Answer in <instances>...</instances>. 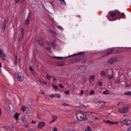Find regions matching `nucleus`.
Wrapping results in <instances>:
<instances>
[{
    "instance_id": "9b49d317",
    "label": "nucleus",
    "mask_w": 131,
    "mask_h": 131,
    "mask_svg": "<svg viewBox=\"0 0 131 131\" xmlns=\"http://www.w3.org/2000/svg\"><path fill=\"white\" fill-rule=\"evenodd\" d=\"M30 15L28 14L27 16L26 19L25 20V22L26 25H28L29 22V18Z\"/></svg>"
},
{
    "instance_id": "5701e85b",
    "label": "nucleus",
    "mask_w": 131,
    "mask_h": 131,
    "mask_svg": "<svg viewBox=\"0 0 131 131\" xmlns=\"http://www.w3.org/2000/svg\"><path fill=\"white\" fill-rule=\"evenodd\" d=\"M46 49L50 53H51L52 52L51 51V48L50 47H47L46 48Z\"/></svg>"
},
{
    "instance_id": "338daca9",
    "label": "nucleus",
    "mask_w": 131,
    "mask_h": 131,
    "mask_svg": "<svg viewBox=\"0 0 131 131\" xmlns=\"http://www.w3.org/2000/svg\"><path fill=\"white\" fill-rule=\"evenodd\" d=\"M95 119H98V118H97V117H96L95 118Z\"/></svg>"
},
{
    "instance_id": "6ab92c4d",
    "label": "nucleus",
    "mask_w": 131,
    "mask_h": 131,
    "mask_svg": "<svg viewBox=\"0 0 131 131\" xmlns=\"http://www.w3.org/2000/svg\"><path fill=\"white\" fill-rule=\"evenodd\" d=\"M55 94V98H59L60 97L61 95L59 93H56Z\"/></svg>"
},
{
    "instance_id": "a19ab883",
    "label": "nucleus",
    "mask_w": 131,
    "mask_h": 131,
    "mask_svg": "<svg viewBox=\"0 0 131 131\" xmlns=\"http://www.w3.org/2000/svg\"><path fill=\"white\" fill-rule=\"evenodd\" d=\"M39 93L41 94H44V92L42 90H41L40 91Z\"/></svg>"
},
{
    "instance_id": "473e14b6",
    "label": "nucleus",
    "mask_w": 131,
    "mask_h": 131,
    "mask_svg": "<svg viewBox=\"0 0 131 131\" xmlns=\"http://www.w3.org/2000/svg\"><path fill=\"white\" fill-rule=\"evenodd\" d=\"M17 56L16 55L15 56V61L14 62V63L15 64H16L17 63Z\"/></svg>"
},
{
    "instance_id": "4be33fe9",
    "label": "nucleus",
    "mask_w": 131,
    "mask_h": 131,
    "mask_svg": "<svg viewBox=\"0 0 131 131\" xmlns=\"http://www.w3.org/2000/svg\"><path fill=\"white\" fill-rule=\"evenodd\" d=\"M29 69L31 71V73L33 74H35V72L34 71V70L31 66H30L29 67Z\"/></svg>"
},
{
    "instance_id": "864d4df0",
    "label": "nucleus",
    "mask_w": 131,
    "mask_h": 131,
    "mask_svg": "<svg viewBox=\"0 0 131 131\" xmlns=\"http://www.w3.org/2000/svg\"><path fill=\"white\" fill-rule=\"evenodd\" d=\"M84 93V91H83L82 90V91H81V94H83Z\"/></svg>"
},
{
    "instance_id": "c03bdc74",
    "label": "nucleus",
    "mask_w": 131,
    "mask_h": 131,
    "mask_svg": "<svg viewBox=\"0 0 131 131\" xmlns=\"http://www.w3.org/2000/svg\"><path fill=\"white\" fill-rule=\"evenodd\" d=\"M70 93V91H65L64 92L66 94H68Z\"/></svg>"
},
{
    "instance_id": "393cba45",
    "label": "nucleus",
    "mask_w": 131,
    "mask_h": 131,
    "mask_svg": "<svg viewBox=\"0 0 131 131\" xmlns=\"http://www.w3.org/2000/svg\"><path fill=\"white\" fill-rule=\"evenodd\" d=\"M8 20V17H7L5 19V21H4L3 24L6 25V24L7 23Z\"/></svg>"
},
{
    "instance_id": "7ed1b4c3",
    "label": "nucleus",
    "mask_w": 131,
    "mask_h": 131,
    "mask_svg": "<svg viewBox=\"0 0 131 131\" xmlns=\"http://www.w3.org/2000/svg\"><path fill=\"white\" fill-rule=\"evenodd\" d=\"M128 108L126 106H124L118 108V111L122 113H125L128 112Z\"/></svg>"
},
{
    "instance_id": "0eeeda50",
    "label": "nucleus",
    "mask_w": 131,
    "mask_h": 131,
    "mask_svg": "<svg viewBox=\"0 0 131 131\" xmlns=\"http://www.w3.org/2000/svg\"><path fill=\"white\" fill-rule=\"evenodd\" d=\"M0 56L3 60H5L6 58V56L4 52L2 51L0 49Z\"/></svg>"
},
{
    "instance_id": "052dcab7",
    "label": "nucleus",
    "mask_w": 131,
    "mask_h": 131,
    "mask_svg": "<svg viewBox=\"0 0 131 131\" xmlns=\"http://www.w3.org/2000/svg\"><path fill=\"white\" fill-rule=\"evenodd\" d=\"M36 122L35 121H32V123H36Z\"/></svg>"
},
{
    "instance_id": "0e129e2a",
    "label": "nucleus",
    "mask_w": 131,
    "mask_h": 131,
    "mask_svg": "<svg viewBox=\"0 0 131 131\" xmlns=\"http://www.w3.org/2000/svg\"><path fill=\"white\" fill-rule=\"evenodd\" d=\"M53 80L54 81H56V79L55 78H54L53 79Z\"/></svg>"
},
{
    "instance_id": "ea45409f",
    "label": "nucleus",
    "mask_w": 131,
    "mask_h": 131,
    "mask_svg": "<svg viewBox=\"0 0 131 131\" xmlns=\"http://www.w3.org/2000/svg\"><path fill=\"white\" fill-rule=\"evenodd\" d=\"M98 84L100 86H101L102 85V82L100 81H99L98 83Z\"/></svg>"
},
{
    "instance_id": "f704fd0d",
    "label": "nucleus",
    "mask_w": 131,
    "mask_h": 131,
    "mask_svg": "<svg viewBox=\"0 0 131 131\" xmlns=\"http://www.w3.org/2000/svg\"><path fill=\"white\" fill-rule=\"evenodd\" d=\"M26 107L25 106H23L21 108V110L24 112L25 111L26 109Z\"/></svg>"
},
{
    "instance_id": "79ce46f5",
    "label": "nucleus",
    "mask_w": 131,
    "mask_h": 131,
    "mask_svg": "<svg viewBox=\"0 0 131 131\" xmlns=\"http://www.w3.org/2000/svg\"><path fill=\"white\" fill-rule=\"evenodd\" d=\"M126 131H131V126L128 127Z\"/></svg>"
},
{
    "instance_id": "13d9d810",
    "label": "nucleus",
    "mask_w": 131,
    "mask_h": 131,
    "mask_svg": "<svg viewBox=\"0 0 131 131\" xmlns=\"http://www.w3.org/2000/svg\"><path fill=\"white\" fill-rule=\"evenodd\" d=\"M129 86V84H126V86L127 87H128Z\"/></svg>"
},
{
    "instance_id": "9d476101",
    "label": "nucleus",
    "mask_w": 131,
    "mask_h": 131,
    "mask_svg": "<svg viewBox=\"0 0 131 131\" xmlns=\"http://www.w3.org/2000/svg\"><path fill=\"white\" fill-rule=\"evenodd\" d=\"M45 125V123L43 122H39L38 124V127L39 128H40Z\"/></svg>"
},
{
    "instance_id": "a18cd8bd",
    "label": "nucleus",
    "mask_w": 131,
    "mask_h": 131,
    "mask_svg": "<svg viewBox=\"0 0 131 131\" xmlns=\"http://www.w3.org/2000/svg\"><path fill=\"white\" fill-rule=\"evenodd\" d=\"M62 105L64 106H69V104H66V103H63L62 104Z\"/></svg>"
},
{
    "instance_id": "412c9836",
    "label": "nucleus",
    "mask_w": 131,
    "mask_h": 131,
    "mask_svg": "<svg viewBox=\"0 0 131 131\" xmlns=\"http://www.w3.org/2000/svg\"><path fill=\"white\" fill-rule=\"evenodd\" d=\"M113 75L112 74H110L108 75V79L109 80H111L113 78Z\"/></svg>"
},
{
    "instance_id": "ddd939ff",
    "label": "nucleus",
    "mask_w": 131,
    "mask_h": 131,
    "mask_svg": "<svg viewBox=\"0 0 131 131\" xmlns=\"http://www.w3.org/2000/svg\"><path fill=\"white\" fill-rule=\"evenodd\" d=\"M116 59L114 58H112L110 59L108 61V63L110 64H112L115 62Z\"/></svg>"
},
{
    "instance_id": "f257e3e1",
    "label": "nucleus",
    "mask_w": 131,
    "mask_h": 131,
    "mask_svg": "<svg viewBox=\"0 0 131 131\" xmlns=\"http://www.w3.org/2000/svg\"><path fill=\"white\" fill-rule=\"evenodd\" d=\"M76 117L78 121H85L87 119L86 115L83 113L78 112L76 113Z\"/></svg>"
},
{
    "instance_id": "e2e57ef3",
    "label": "nucleus",
    "mask_w": 131,
    "mask_h": 131,
    "mask_svg": "<svg viewBox=\"0 0 131 131\" xmlns=\"http://www.w3.org/2000/svg\"><path fill=\"white\" fill-rule=\"evenodd\" d=\"M2 67L1 63V62H0V67Z\"/></svg>"
},
{
    "instance_id": "1a4fd4ad",
    "label": "nucleus",
    "mask_w": 131,
    "mask_h": 131,
    "mask_svg": "<svg viewBox=\"0 0 131 131\" xmlns=\"http://www.w3.org/2000/svg\"><path fill=\"white\" fill-rule=\"evenodd\" d=\"M117 11H113L109 12L108 14H110L111 17H113L115 15L117 14Z\"/></svg>"
},
{
    "instance_id": "603ef678",
    "label": "nucleus",
    "mask_w": 131,
    "mask_h": 131,
    "mask_svg": "<svg viewBox=\"0 0 131 131\" xmlns=\"http://www.w3.org/2000/svg\"><path fill=\"white\" fill-rule=\"evenodd\" d=\"M23 36L24 35H20V38L21 39H22L23 37Z\"/></svg>"
},
{
    "instance_id": "f03ea898",
    "label": "nucleus",
    "mask_w": 131,
    "mask_h": 131,
    "mask_svg": "<svg viewBox=\"0 0 131 131\" xmlns=\"http://www.w3.org/2000/svg\"><path fill=\"white\" fill-rule=\"evenodd\" d=\"M119 122L122 126H129L131 125V121L129 119H125L123 120H121Z\"/></svg>"
},
{
    "instance_id": "58836bf2",
    "label": "nucleus",
    "mask_w": 131,
    "mask_h": 131,
    "mask_svg": "<svg viewBox=\"0 0 131 131\" xmlns=\"http://www.w3.org/2000/svg\"><path fill=\"white\" fill-rule=\"evenodd\" d=\"M94 93L93 90L91 91L89 93V94L90 95L94 94Z\"/></svg>"
},
{
    "instance_id": "cd10ccee",
    "label": "nucleus",
    "mask_w": 131,
    "mask_h": 131,
    "mask_svg": "<svg viewBox=\"0 0 131 131\" xmlns=\"http://www.w3.org/2000/svg\"><path fill=\"white\" fill-rule=\"evenodd\" d=\"M103 93L104 94H108L110 93V92L108 90H106L104 91Z\"/></svg>"
},
{
    "instance_id": "5fc2aeb1",
    "label": "nucleus",
    "mask_w": 131,
    "mask_h": 131,
    "mask_svg": "<svg viewBox=\"0 0 131 131\" xmlns=\"http://www.w3.org/2000/svg\"><path fill=\"white\" fill-rule=\"evenodd\" d=\"M29 131H35V130L34 129H30Z\"/></svg>"
},
{
    "instance_id": "49530a36",
    "label": "nucleus",
    "mask_w": 131,
    "mask_h": 131,
    "mask_svg": "<svg viewBox=\"0 0 131 131\" xmlns=\"http://www.w3.org/2000/svg\"><path fill=\"white\" fill-rule=\"evenodd\" d=\"M87 130L89 131H91V129L90 128V127L89 126L87 128Z\"/></svg>"
},
{
    "instance_id": "bf43d9fd",
    "label": "nucleus",
    "mask_w": 131,
    "mask_h": 131,
    "mask_svg": "<svg viewBox=\"0 0 131 131\" xmlns=\"http://www.w3.org/2000/svg\"><path fill=\"white\" fill-rule=\"evenodd\" d=\"M51 20H52V21H54V19L53 18H51Z\"/></svg>"
},
{
    "instance_id": "72a5a7b5",
    "label": "nucleus",
    "mask_w": 131,
    "mask_h": 131,
    "mask_svg": "<svg viewBox=\"0 0 131 131\" xmlns=\"http://www.w3.org/2000/svg\"><path fill=\"white\" fill-rule=\"evenodd\" d=\"M57 27L62 31L63 30V29L61 26H57Z\"/></svg>"
},
{
    "instance_id": "bb28decb",
    "label": "nucleus",
    "mask_w": 131,
    "mask_h": 131,
    "mask_svg": "<svg viewBox=\"0 0 131 131\" xmlns=\"http://www.w3.org/2000/svg\"><path fill=\"white\" fill-rule=\"evenodd\" d=\"M82 54V52H80L79 53H78L77 54H73V55H71V56H68V58L69 57H71L72 56H77V55H80V54Z\"/></svg>"
},
{
    "instance_id": "b1692460",
    "label": "nucleus",
    "mask_w": 131,
    "mask_h": 131,
    "mask_svg": "<svg viewBox=\"0 0 131 131\" xmlns=\"http://www.w3.org/2000/svg\"><path fill=\"white\" fill-rule=\"evenodd\" d=\"M61 4L63 5H65L66 3L64 0H59Z\"/></svg>"
},
{
    "instance_id": "2f4dec72",
    "label": "nucleus",
    "mask_w": 131,
    "mask_h": 131,
    "mask_svg": "<svg viewBox=\"0 0 131 131\" xmlns=\"http://www.w3.org/2000/svg\"><path fill=\"white\" fill-rule=\"evenodd\" d=\"M52 85L55 91H56L58 90V88L57 86L54 85L53 84H52Z\"/></svg>"
},
{
    "instance_id": "3c124183",
    "label": "nucleus",
    "mask_w": 131,
    "mask_h": 131,
    "mask_svg": "<svg viewBox=\"0 0 131 131\" xmlns=\"http://www.w3.org/2000/svg\"><path fill=\"white\" fill-rule=\"evenodd\" d=\"M89 113L91 114H96L94 112H89Z\"/></svg>"
},
{
    "instance_id": "a878e982",
    "label": "nucleus",
    "mask_w": 131,
    "mask_h": 131,
    "mask_svg": "<svg viewBox=\"0 0 131 131\" xmlns=\"http://www.w3.org/2000/svg\"><path fill=\"white\" fill-rule=\"evenodd\" d=\"M106 122L108 123H110V125H113L115 124V122L110 121L109 120L106 121Z\"/></svg>"
},
{
    "instance_id": "680f3d73",
    "label": "nucleus",
    "mask_w": 131,
    "mask_h": 131,
    "mask_svg": "<svg viewBox=\"0 0 131 131\" xmlns=\"http://www.w3.org/2000/svg\"><path fill=\"white\" fill-rule=\"evenodd\" d=\"M122 16H123L124 15V13H122Z\"/></svg>"
},
{
    "instance_id": "e433bc0d",
    "label": "nucleus",
    "mask_w": 131,
    "mask_h": 131,
    "mask_svg": "<svg viewBox=\"0 0 131 131\" xmlns=\"http://www.w3.org/2000/svg\"><path fill=\"white\" fill-rule=\"evenodd\" d=\"M47 77L48 79L49 80H50L51 77L48 74H47Z\"/></svg>"
},
{
    "instance_id": "a211bd4d",
    "label": "nucleus",
    "mask_w": 131,
    "mask_h": 131,
    "mask_svg": "<svg viewBox=\"0 0 131 131\" xmlns=\"http://www.w3.org/2000/svg\"><path fill=\"white\" fill-rule=\"evenodd\" d=\"M124 94L125 95H128L129 96H131V91H127L126 92L124 93Z\"/></svg>"
},
{
    "instance_id": "de8ad7c7",
    "label": "nucleus",
    "mask_w": 131,
    "mask_h": 131,
    "mask_svg": "<svg viewBox=\"0 0 131 131\" xmlns=\"http://www.w3.org/2000/svg\"><path fill=\"white\" fill-rule=\"evenodd\" d=\"M53 131H57V129L56 127H55L53 129Z\"/></svg>"
},
{
    "instance_id": "7c9ffc66",
    "label": "nucleus",
    "mask_w": 131,
    "mask_h": 131,
    "mask_svg": "<svg viewBox=\"0 0 131 131\" xmlns=\"http://www.w3.org/2000/svg\"><path fill=\"white\" fill-rule=\"evenodd\" d=\"M6 27V25L3 24L2 29V31H3V32H4Z\"/></svg>"
},
{
    "instance_id": "6e6d98bb",
    "label": "nucleus",
    "mask_w": 131,
    "mask_h": 131,
    "mask_svg": "<svg viewBox=\"0 0 131 131\" xmlns=\"http://www.w3.org/2000/svg\"><path fill=\"white\" fill-rule=\"evenodd\" d=\"M43 83L45 84H47L46 82L45 81H43Z\"/></svg>"
},
{
    "instance_id": "f3484780",
    "label": "nucleus",
    "mask_w": 131,
    "mask_h": 131,
    "mask_svg": "<svg viewBox=\"0 0 131 131\" xmlns=\"http://www.w3.org/2000/svg\"><path fill=\"white\" fill-rule=\"evenodd\" d=\"M100 74L102 77L105 76L106 75V72L104 71H102L101 72Z\"/></svg>"
},
{
    "instance_id": "774afa93",
    "label": "nucleus",
    "mask_w": 131,
    "mask_h": 131,
    "mask_svg": "<svg viewBox=\"0 0 131 131\" xmlns=\"http://www.w3.org/2000/svg\"><path fill=\"white\" fill-rule=\"evenodd\" d=\"M27 120H26L25 121V122H27Z\"/></svg>"
},
{
    "instance_id": "423d86ee",
    "label": "nucleus",
    "mask_w": 131,
    "mask_h": 131,
    "mask_svg": "<svg viewBox=\"0 0 131 131\" xmlns=\"http://www.w3.org/2000/svg\"><path fill=\"white\" fill-rule=\"evenodd\" d=\"M105 102L102 101H98L96 103V104L100 108H102L104 106Z\"/></svg>"
},
{
    "instance_id": "20e7f679",
    "label": "nucleus",
    "mask_w": 131,
    "mask_h": 131,
    "mask_svg": "<svg viewBox=\"0 0 131 131\" xmlns=\"http://www.w3.org/2000/svg\"><path fill=\"white\" fill-rule=\"evenodd\" d=\"M117 50L116 49H113L105 53L104 54L103 56H105L112 53H117Z\"/></svg>"
},
{
    "instance_id": "09e8293b",
    "label": "nucleus",
    "mask_w": 131,
    "mask_h": 131,
    "mask_svg": "<svg viewBox=\"0 0 131 131\" xmlns=\"http://www.w3.org/2000/svg\"><path fill=\"white\" fill-rule=\"evenodd\" d=\"M59 86L61 88H63L64 87V86H63V85H62V84H60L59 85Z\"/></svg>"
},
{
    "instance_id": "8fccbe9b",
    "label": "nucleus",
    "mask_w": 131,
    "mask_h": 131,
    "mask_svg": "<svg viewBox=\"0 0 131 131\" xmlns=\"http://www.w3.org/2000/svg\"><path fill=\"white\" fill-rule=\"evenodd\" d=\"M19 0H15V2L17 3H18L19 2Z\"/></svg>"
},
{
    "instance_id": "6e6552de",
    "label": "nucleus",
    "mask_w": 131,
    "mask_h": 131,
    "mask_svg": "<svg viewBox=\"0 0 131 131\" xmlns=\"http://www.w3.org/2000/svg\"><path fill=\"white\" fill-rule=\"evenodd\" d=\"M50 44L51 45L52 48L56 49H58L59 48V47L56 45V43L55 41H53L52 42H50Z\"/></svg>"
},
{
    "instance_id": "c85d7f7f",
    "label": "nucleus",
    "mask_w": 131,
    "mask_h": 131,
    "mask_svg": "<svg viewBox=\"0 0 131 131\" xmlns=\"http://www.w3.org/2000/svg\"><path fill=\"white\" fill-rule=\"evenodd\" d=\"M52 58H56L57 59H62L63 58L62 57H52Z\"/></svg>"
},
{
    "instance_id": "39448f33",
    "label": "nucleus",
    "mask_w": 131,
    "mask_h": 131,
    "mask_svg": "<svg viewBox=\"0 0 131 131\" xmlns=\"http://www.w3.org/2000/svg\"><path fill=\"white\" fill-rule=\"evenodd\" d=\"M15 76L19 81L22 82L24 79V77L23 75L20 76L18 74H16Z\"/></svg>"
},
{
    "instance_id": "4c0bfd02",
    "label": "nucleus",
    "mask_w": 131,
    "mask_h": 131,
    "mask_svg": "<svg viewBox=\"0 0 131 131\" xmlns=\"http://www.w3.org/2000/svg\"><path fill=\"white\" fill-rule=\"evenodd\" d=\"M50 96L51 98H53L54 97L55 98V94H51Z\"/></svg>"
},
{
    "instance_id": "dca6fc26",
    "label": "nucleus",
    "mask_w": 131,
    "mask_h": 131,
    "mask_svg": "<svg viewBox=\"0 0 131 131\" xmlns=\"http://www.w3.org/2000/svg\"><path fill=\"white\" fill-rule=\"evenodd\" d=\"M19 114L17 113H16V114L14 116V118H15L16 120V122H17V121L18 120L19 116Z\"/></svg>"
},
{
    "instance_id": "f8f14e48",
    "label": "nucleus",
    "mask_w": 131,
    "mask_h": 131,
    "mask_svg": "<svg viewBox=\"0 0 131 131\" xmlns=\"http://www.w3.org/2000/svg\"><path fill=\"white\" fill-rule=\"evenodd\" d=\"M37 42L40 45L42 46L44 43V41L42 39L38 40Z\"/></svg>"
},
{
    "instance_id": "4d7b16f0",
    "label": "nucleus",
    "mask_w": 131,
    "mask_h": 131,
    "mask_svg": "<svg viewBox=\"0 0 131 131\" xmlns=\"http://www.w3.org/2000/svg\"><path fill=\"white\" fill-rule=\"evenodd\" d=\"M20 1L22 3H23L24 2V0H20Z\"/></svg>"
},
{
    "instance_id": "c9c22d12",
    "label": "nucleus",
    "mask_w": 131,
    "mask_h": 131,
    "mask_svg": "<svg viewBox=\"0 0 131 131\" xmlns=\"http://www.w3.org/2000/svg\"><path fill=\"white\" fill-rule=\"evenodd\" d=\"M24 29H21V34L20 35H24Z\"/></svg>"
},
{
    "instance_id": "4468645a",
    "label": "nucleus",
    "mask_w": 131,
    "mask_h": 131,
    "mask_svg": "<svg viewBox=\"0 0 131 131\" xmlns=\"http://www.w3.org/2000/svg\"><path fill=\"white\" fill-rule=\"evenodd\" d=\"M57 117L55 115L53 116L52 117V120L50 122L51 123H53L56 121L57 119Z\"/></svg>"
},
{
    "instance_id": "37998d69",
    "label": "nucleus",
    "mask_w": 131,
    "mask_h": 131,
    "mask_svg": "<svg viewBox=\"0 0 131 131\" xmlns=\"http://www.w3.org/2000/svg\"><path fill=\"white\" fill-rule=\"evenodd\" d=\"M120 81V80L119 79H117L116 80V83H119Z\"/></svg>"
},
{
    "instance_id": "2eb2a0df",
    "label": "nucleus",
    "mask_w": 131,
    "mask_h": 131,
    "mask_svg": "<svg viewBox=\"0 0 131 131\" xmlns=\"http://www.w3.org/2000/svg\"><path fill=\"white\" fill-rule=\"evenodd\" d=\"M95 76L94 75L91 76L89 78V80L91 82H93L94 80Z\"/></svg>"
},
{
    "instance_id": "c756f323",
    "label": "nucleus",
    "mask_w": 131,
    "mask_h": 131,
    "mask_svg": "<svg viewBox=\"0 0 131 131\" xmlns=\"http://www.w3.org/2000/svg\"><path fill=\"white\" fill-rule=\"evenodd\" d=\"M88 106H85L83 105H80V107L81 108H84L88 107Z\"/></svg>"
},
{
    "instance_id": "aec40b11",
    "label": "nucleus",
    "mask_w": 131,
    "mask_h": 131,
    "mask_svg": "<svg viewBox=\"0 0 131 131\" xmlns=\"http://www.w3.org/2000/svg\"><path fill=\"white\" fill-rule=\"evenodd\" d=\"M57 64L60 66H63L64 64V61L59 62L57 63Z\"/></svg>"
},
{
    "instance_id": "69168bd1",
    "label": "nucleus",
    "mask_w": 131,
    "mask_h": 131,
    "mask_svg": "<svg viewBox=\"0 0 131 131\" xmlns=\"http://www.w3.org/2000/svg\"><path fill=\"white\" fill-rule=\"evenodd\" d=\"M118 123L117 122H116V123H115V124H118Z\"/></svg>"
}]
</instances>
